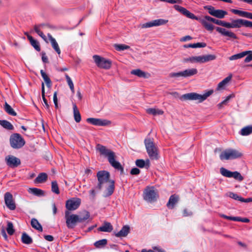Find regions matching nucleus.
Here are the masks:
<instances>
[{
    "label": "nucleus",
    "mask_w": 252,
    "mask_h": 252,
    "mask_svg": "<svg viewBox=\"0 0 252 252\" xmlns=\"http://www.w3.org/2000/svg\"><path fill=\"white\" fill-rule=\"evenodd\" d=\"M96 177L98 183L95 187L97 190H101L103 187L106 188L104 192V197H108L112 194L115 189V182L113 180H110L109 173L105 170L99 171L97 173Z\"/></svg>",
    "instance_id": "1"
},
{
    "label": "nucleus",
    "mask_w": 252,
    "mask_h": 252,
    "mask_svg": "<svg viewBox=\"0 0 252 252\" xmlns=\"http://www.w3.org/2000/svg\"><path fill=\"white\" fill-rule=\"evenodd\" d=\"M96 149L99 152L100 155L107 158L112 167L118 170H120L121 173H123L124 168L119 161L116 160V156L113 151L100 144L96 145Z\"/></svg>",
    "instance_id": "2"
},
{
    "label": "nucleus",
    "mask_w": 252,
    "mask_h": 252,
    "mask_svg": "<svg viewBox=\"0 0 252 252\" xmlns=\"http://www.w3.org/2000/svg\"><path fill=\"white\" fill-rule=\"evenodd\" d=\"M147 152L151 159L157 160L158 158V151L157 146L150 138L144 140Z\"/></svg>",
    "instance_id": "3"
},
{
    "label": "nucleus",
    "mask_w": 252,
    "mask_h": 252,
    "mask_svg": "<svg viewBox=\"0 0 252 252\" xmlns=\"http://www.w3.org/2000/svg\"><path fill=\"white\" fill-rule=\"evenodd\" d=\"M214 91L212 90L208 91L204 94L201 95L195 93H190L183 94L181 99L183 100H198V102L200 103L207 99L208 97L211 95Z\"/></svg>",
    "instance_id": "4"
},
{
    "label": "nucleus",
    "mask_w": 252,
    "mask_h": 252,
    "mask_svg": "<svg viewBox=\"0 0 252 252\" xmlns=\"http://www.w3.org/2000/svg\"><path fill=\"white\" fill-rule=\"evenodd\" d=\"M242 156V153L239 151L235 149H229L221 152L220 154V158L222 160H230L240 158Z\"/></svg>",
    "instance_id": "5"
},
{
    "label": "nucleus",
    "mask_w": 252,
    "mask_h": 252,
    "mask_svg": "<svg viewBox=\"0 0 252 252\" xmlns=\"http://www.w3.org/2000/svg\"><path fill=\"white\" fill-rule=\"evenodd\" d=\"M216 59V56L214 55H205L199 56H193L184 59V62H190L191 63H202L211 61H213Z\"/></svg>",
    "instance_id": "6"
},
{
    "label": "nucleus",
    "mask_w": 252,
    "mask_h": 252,
    "mask_svg": "<svg viewBox=\"0 0 252 252\" xmlns=\"http://www.w3.org/2000/svg\"><path fill=\"white\" fill-rule=\"evenodd\" d=\"M198 72L197 69L195 68H188L183 71L178 72H172L169 74V76L171 78H179V77H189L196 75Z\"/></svg>",
    "instance_id": "7"
},
{
    "label": "nucleus",
    "mask_w": 252,
    "mask_h": 252,
    "mask_svg": "<svg viewBox=\"0 0 252 252\" xmlns=\"http://www.w3.org/2000/svg\"><path fill=\"white\" fill-rule=\"evenodd\" d=\"M10 146L14 149H20L25 144L24 139L20 134L14 133L10 137Z\"/></svg>",
    "instance_id": "8"
},
{
    "label": "nucleus",
    "mask_w": 252,
    "mask_h": 252,
    "mask_svg": "<svg viewBox=\"0 0 252 252\" xmlns=\"http://www.w3.org/2000/svg\"><path fill=\"white\" fill-rule=\"evenodd\" d=\"M93 58L97 67L105 69L110 68L112 65V62L110 60L98 55H94Z\"/></svg>",
    "instance_id": "9"
},
{
    "label": "nucleus",
    "mask_w": 252,
    "mask_h": 252,
    "mask_svg": "<svg viewBox=\"0 0 252 252\" xmlns=\"http://www.w3.org/2000/svg\"><path fill=\"white\" fill-rule=\"evenodd\" d=\"M65 219L67 227L69 229L73 228L79 222L78 215L76 214H70L68 211H65Z\"/></svg>",
    "instance_id": "10"
},
{
    "label": "nucleus",
    "mask_w": 252,
    "mask_h": 252,
    "mask_svg": "<svg viewBox=\"0 0 252 252\" xmlns=\"http://www.w3.org/2000/svg\"><path fill=\"white\" fill-rule=\"evenodd\" d=\"M158 192L153 187L147 188L144 192V199L149 202H154L158 198Z\"/></svg>",
    "instance_id": "11"
},
{
    "label": "nucleus",
    "mask_w": 252,
    "mask_h": 252,
    "mask_svg": "<svg viewBox=\"0 0 252 252\" xmlns=\"http://www.w3.org/2000/svg\"><path fill=\"white\" fill-rule=\"evenodd\" d=\"M220 173L224 177L233 178L239 182L243 181L244 179L243 177L239 172L237 171L231 172L224 167L220 168Z\"/></svg>",
    "instance_id": "12"
},
{
    "label": "nucleus",
    "mask_w": 252,
    "mask_h": 252,
    "mask_svg": "<svg viewBox=\"0 0 252 252\" xmlns=\"http://www.w3.org/2000/svg\"><path fill=\"white\" fill-rule=\"evenodd\" d=\"M204 8L208 10V13L218 18H223L225 15L227 14V11L221 9H215V8L211 6L208 5L204 7Z\"/></svg>",
    "instance_id": "13"
},
{
    "label": "nucleus",
    "mask_w": 252,
    "mask_h": 252,
    "mask_svg": "<svg viewBox=\"0 0 252 252\" xmlns=\"http://www.w3.org/2000/svg\"><path fill=\"white\" fill-rule=\"evenodd\" d=\"M4 199L6 207L9 210H14L16 209V204L13 199V195L11 193L6 192L4 194Z\"/></svg>",
    "instance_id": "14"
},
{
    "label": "nucleus",
    "mask_w": 252,
    "mask_h": 252,
    "mask_svg": "<svg viewBox=\"0 0 252 252\" xmlns=\"http://www.w3.org/2000/svg\"><path fill=\"white\" fill-rule=\"evenodd\" d=\"M81 200L79 198H72L66 202L65 207L67 211H72L77 209L80 206Z\"/></svg>",
    "instance_id": "15"
},
{
    "label": "nucleus",
    "mask_w": 252,
    "mask_h": 252,
    "mask_svg": "<svg viewBox=\"0 0 252 252\" xmlns=\"http://www.w3.org/2000/svg\"><path fill=\"white\" fill-rule=\"evenodd\" d=\"M44 27L50 28L51 27L49 25H46L44 24H40L38 25H35L33 26V29L34 32L38 34V35L40 36L43 40L46 43H49L48 39H47L46 35L43 33V32L41 31V29H43Z\"/></svg>",
    "instance_id": "16"
},
{
    "label": "nucleus",
    "mask_w": 252,
    "mask_h": 252,
    "mask_svg": "<svg viewBox=\"0 0 252 252\" xmlns=\"http://www.w3.org/2000/svg\"><path fill=\"white\" fill-rule=\"evenodd\" d=\"M174 8L177 11H179L189 18L191 19L198 20V18L196 17L193 13L190 12L188 10L182 6H181L179 5H174Z\"/></svg>",
    "instance_id": "17"
},
{
    "label": "nucleus",
    "mask_w": 252,
    "mask_h": 252,
    "mask_svg": "<svg viewBox=\"0 0 252 252\" xmlns=\"http://www.w3.org/2000/svg\"><path fill=\"white\" fill-rule=\"evenodd\" d=\"M87 122L94 126H104L110 124V122L106 120H102L97 118H89L87 119Z\"/></svg>",
    "instance_id": "18"
},
{
    "label": "nucleus",
    "mask_w": 252,
    "mask_h": 252,
    "mask_svg": "<svg viewBox=\"0 0 252 252\" xmlns=\"http://www.w3.org/2000/svg\"><path fill=\"white\" fill-rule=\"evenodd\" d=\"M5 161L7 165L11 167H17L21 164L20 159L13 156L6 157L5 158Z\"/></svg>",
    "instance_id": "19"
},
{
    "label": "nucleus",
    "mask_w": 252,
    "mask_h": 252,
    "mask_svg": "<svg viewBox=\"0 0 252 252\" xmlns=\"http://www.w3.org/2000/svg\"><path fill=\"white\" fill-rule=\"evenodd\" d=\"M216 29L217 32L223 35L226 36L233 39H237L236 35L232 32L227 31L225 29L220 27H217Z\"/></svg>",
    "instance_id": "20"
},
{
    "label": "nucleus",
    "mask_w": 252,
    "mask_h": 252,
    "mask_svg": "<svg viewBox=\"0 0 252 252\" xmlns=\"http://www.w3.org/2000/svg\"><path fill=\"white\" fill-rule=\"evenodd\" d=\"M47 36L49 38V40L50 41L51 44L52 48L58 53V54L60 55L61 54V51L58 45V43L56 41V39L50 33L47 34Z\"/></svg>",
    "instance_id": "21"
},
{
    "label": "nucleus",
    "mask_w": 252,
    "mask_h": 252,
    "mask_svg": "<svg viewBox=\"0 0 252 252\" xmlns=\"http://www.w3.org/2000/svg\"><path fill=\"white\" fill-rule=\"evenodd\" d=\"M179 196L176 194H173L170 196L168 202L167 203V207L170 209L174 208L175 205L178 202Z\"/></svg>",
    "instance_id": "22"
},
{
    "label": "nucleus",
    "mask_w": 252,
    "mask_h": 252,
    "mask_svg": "<svg viewBox=\"0 0 252 252\" xmlns=\"http://www.w3.org/2000/svg\"><path fill=\"white\" fill-rule=\"evenodd\" d=\"M247 20L239 19L232 21V28H239L242 26L247 27Z\"/></svg>",
    "instance_id": "23"
},
{
    "label": "nucleus",
    "mask_w": 252,
    "mask_h": 252,
    "mask_svg": "<svg viewBox=\"0 0 252 252\" xmlns=\"http://www.w3.org/2000/svg\"><path fill=\"white\" fill-rule=\"evenodd\" d=\"M131 74L135 75L139 77H142L144 78H148L150 76V74L149 73H146L140 69L131 70Z\"/></svg>",
    "instance_id": "24"
},
{
    "label": "nucleus",
    "mask_w": 252,
    "mask_h": 252,
    "mask_svg": "<svg viewBox=\"0 0 252 252\" xmlns=\"http://www.w3.org/2000/svg\"><path fill=\"white\" fill-rule=\"evenodd\" d=\"M78 215L79 222H83L90 217V213L86 210L81 212Z\"/></svg>",
    "instance_id": "25"
},
{
    "label": "nucleus",
    "mask_w": 252,
    "mask_h": 252,
    "mask_svg": "<svg viewBox=\"0 0 252 252\" xmlns=\"http://www.w3.org/2000/svg\"><path fill=\"white\" fill-rule=\"evenodd\" d=\"M200 22L207 30L212 32L214 30V26L210 23L211 22L210 21L206 19V16L203 19L200 20Z\"/></svg>",
    "instance_id": "26"
},
{
    "label": "nucleus",
    "mask_w": 252,
    "mask_h": 252,
    "mask_svg": "<svg viewBox=\"0 0 252 252\" xmlns=\"http://www.w3.org/2000/svg\"><path fill=\"white\" fill-rule=\"evenodd\" d=\"M113 226L110 222H104L103 224L98 228V230L102 232H110L113 230Z\"/></svg>",
    "instance_id": "27"
},
{
    "label": "nucleus",
    "mask_w": 252,
    "mask_h": 252,
    "mask_svg": "<svg viewBox=\"0 0 252 252\" xmlns=\"http://www.w3.org/2000/svg\"><path fill=\"white\" fill-rule=\"evenodd\" d=\"M129 229L128 226L125 225L119 232L115 234V236L117 237H126L129 232Z\"/></svg>",
    "instance_id": "28"
},
{
    "label": "nucleus",
    "mask_w": 252,
    "mask_h": 252,
    "mask_svg": "<svg viewBox=\"0 0 252 252\" xmlns=\"http://www.w3.org/2000/svg\"><path fill=\"white\" fill-rule=\"evenodd\" d=\"M231 78L232 75H230L220 82L218 85L217 90L219 91L223 89L226 85L231 80Z\"/></svg>",
    "instance_id": "29"
},
{
    "label": "nucleus",
    "mask_w": 252,
    "mask_h": 252,
    "mask_svg": "<svg viewBox=\"0 0 252 252\" xmlns=\"http://www.w3.org/2000/svg\"><path fill=\"white\" fill-rule=\"evenodd\" d=\"M48 176L45 173H41L38 174L35 179L34 182L35 183H42L46 182L47 180Z\"/></svg>",
    "instance_id": "30"
},
{
    "label": "nucleus",
    "mask_w": 252,
    "mask_h": 252,
    "mask_svg": "<svg viewBox=\"0 0 252 252\" xmlns=\"http://www.w3.org/2000/svg\"><path fill=\"white\" fill-rule=\"evenodd\" d=\"M240 133L242 136H247L252 133V125L247 126L243 127Z\"/></svg>",
    "instance_id": "31"
},
{
    "label": "nucleus",
    "mask_w": 252,
    "mask_h": 252,
    "mask_svg": "<svg viewBox=\"0 0 252 252\" xmlns=\"http://www.w3.org/2000/svg\"><path fill=\"white\" fill-rule=\"evenodd\" d=\"M73 109L74 120L76 121V122L79 123L80 122L81 120V117L80 112L78 110L77 106L75 103L73 104Z\"/></svg>",
    "instance_id": "32"
},
{
    "label": "nucleus",
    "mask_w": 252,
    "mask_h": 252,
    "mask_svg": "<svg viewBox=\"0 0 252 252\" xmlns=\"http://www.w3.org/2000/svg\"><path fill=\"white\" fill-rule=\"evenodd\" d=\"M28 191L29 193L38 196H43L44 194L43 190L37 188H29Z\"/></svg>",
    "instance_id": "33"
},
{
    "label": "nucleus",
    "mask_w": 252,
    "mask_h": 252,
    "mask_svg": "<svg viewBox=\"0 0 252 252\" xmlns=\"http://www.w3.org/2000/svg\"><path fill=\"white\" fill-rule=\"evenodd\" d=\"M31 225L32 226L38 230L40 232H42V227L41 226V225L39 223V222H38V221L36 219H34V218H33L31 220Z\"/></svg>",
    "instance_id": "34"
},
{
    "label": "nucleus",
    "mask_w": 252,
    "mask_h": 252,
    "mask_svg": "<svg viewBox=\"0 0 252 252\" xmlns=\"http://www.w3.org/2000/svg\"><path fill=\"white\" fill-rule=\"evenodd\" d=\"M29 40L32 46L37 51H40L41 49L38 41L32 37H29Z\"/></svg>",
    "instance_id": "35"
},
{
    "label": "nucleus",
    "mask_w": 252,
    "mask_h": 252,
    "mask_svg": "<svg viewBox=\"0 0 252 252\" xmlns=\"http://www.w3.org/2000/svg\"><path fill=\"white\" fill-rule=\"evenodd\" d=\"M40 73L42 77L43 78L45 83L46 84L48 88H50L51 87L52 82L50 78L43 70H40Z\"/></svg>",
    "instance_id": "36"
},
{
    "label": "nucleus",
    "mask_w": 252,
    "mask_h": 252,
    "mask_svg": "<svg viewBox=\"0 0 252 252\" xmlns=\"http://www.w3.org/2000/svg\"><path fill=\"white\" fill-rule=\"evenodd\" d=\"M0 125L8 130H13L14 129L13 125L10 122L6 120H0Z\"/></svg>",
    "instance_id": "37"
},
{
    "label": "nucleus",
    "mask_w": 252,
    "mask_h": 252,
    "mask_svg": "<svg viewBox=\"0 0 252 252\" xmlns=\"http://www.w3.org/2000/svg\"><path fill=\"white\" fill-rule=\"evenodd\" d=\"M146 112L150 114L153 115L154 116L157 115H162L163 114V111L161 110H159L156 108H149L146 110Z\"/></svg>",
    "instance_id": "38"
},
{
    "label": "nucleus",
    "mask_w": 252,
    "mask_h": 252,
    "mask_svg": "<svg viewBox=\"0 0 252 252\" xmlns=\"http://www.w3.org/2000/svg\"><path fill=\"white\" fill-rule=\"evenodd\" d=\"M21 239L22 242L26 244H30L32 242V238L25 232L22 234Z\"/></svg>",
    "instance_id": "39"
},
{
    "label": "nucleus",
    "mask_w": 252,
    "mask_h": 252,
    "mask_svg": "<svg viewBox=\"0 0 252 252\" xmlns=\"http://www.w3.org/2000/svg\"><path fill=\"white\" fill-rule=\"evenodd\" d=\"M247 52H242L241 53L233 55L229 58V60L233 61L242 58L247 55Z\"/></svg>",
    "instance_id": "40"
},
{
    "label": "nucleus",
    "mask_w": 252,
    "mask_h": 252,
    "mask_svg": "<svg viewBox=\"0 0 252 252\" xmlns=\"http://www.w3.org/2000/svg\"><path fill=\"white\" fill-rule=\"evenodd\" d=\"M4 109L5 111L9 115L12 116H16L17 114L13 108L7 103H5Z\"/></svg>",
    "instance_id": "41"
},
{
    "label": "nucleus",
    "mask_w": 252,
    "mask_h": 252,
    "mask_svg": "<svg viewBox=\"0 0 252 252\" xmlns=\"http://www.w3.org/2000/svg\"><path fill=\"white\" fill-rule=\"evenodd\" d=\"M107 243V240L105 239H103L95 242L94 245L96 248H101L104 247Z\"/></svg>",
    "instance_id": "42"
},
{
    "label": "nucleus",
    "mask_w": 252,
    "mask_h": 252,
    "mask_svg": "<svg viewBox=\"0 0 252 252\" xmlns=\"http://www.w3.org/2000/svg\"><path fill=\"white\" fill-rule=\"evenodd\" d=\"M41 94H42V97L44 102V103L46 107V109L49 110V105L47 102V100L45 98V89H44V83H42V88H41Z\"/></svg>",
    "instance_id": "43"
},
{
    "label": "nucleus",
    "mask_w": 252,
    "mask_h": 252,
    "mask_svg": "<svg viewBox=\"0 0 252 252\" xmlns=\"http://www.w3.org/2000/svg\"><path fill=\"white\" fill-rule=\"evenodd\" d=\"M6 229L7 233L10 235H12L15 232L13 224L10 221H7V225Z\"/></svg>",
    "instance_id": "44"
},
{
    "label": "nucleus",
    "mask_w": 252,
    "mask_h": 252,
    "mask_svg": "<svg viewBox=\"0 0 252 252\" xmlns=\"http://www.w3.org/2000/svg\"><path fill=\"white\" fill-rule=\"evenodd\" d=\"M51 190L54 193L59 194L60 190L57 182L56 181H52L51 183Z\"/></svg>",
    "instance_id": "45"
},
{
    "label": "nucleus",
    "mask_w": 252,
    "mask_h": 252,
    "mask_svg": "<svg viewBox=\"0 0 252 252\" xmlns=\"http://www.w3.org/2000/svg\"><path fill=\"white\" fill-rule=\"evenodd\" d=\"M65 78L66 79V81H67V84L71 91V92L72 94H74L75 91H74L73 83L72 81L71 80V78H70V77L67 74H65Z\"/></svg>",
    "instance_id": "46"
},
{
    "label": "nucleus",
    "mask_w": 252,
    "mask_h": 252,
    "mask_svg": "<svg viewBox=\"0 0 252 252\" xmlns=\"http://www.w3.org/2000/svg\"><path fill=\"white\" fill-rule=\"evenodd\" d=\"M168 22V20L159 19L154 20L155 26H159L166 24Z\"/></svg>",
    "instance_id": "47"
},
{
    "label": "nucleus",
    "mask_w": 252,
    "mask_h": 252,
    "mask_svg": "<svg viewBox=\"0 0 252 252\" xmlns=\"http://www.w3.org/2000/svg\"><path fill=\"white\" fill-rule=\"evenodd\" d=\"M115 49L118 51H122L126 49H128L130 47L125 44H115Z\"/></svg>",
    "instance_id": "48"
},
{
    "label": "nucleus",
    "mask_w": 252,
    "mask_h": 252,
    "mask_svg": "<svg viewBox=\"0 0 252 252\" xmlns=\"http://www.w3.org/2000/svg\"><path fill=\"white\" fill-rule=\"evenodd\" d=\"M228 196L236 200H238L242 202V198L241 196H239L237 194L230 192L228 193Z\"/></svg>",
    "instance_id": "49"
},
{
    "label": "nucleus",
    "mask_w": 252,
    "mask_h": 252,
    "mask_svg": "<svg viewBox=\"0 0 252 252\" xmlns=\"http://www.w3.org/2000/svg\"><path fill=\"white\" fill-rule=\"evenodd\" d=\"M206 18L208 21H210V22H213L218 25L220 26L221 24L222 21H221V20L215 19V18L210 17L209 16H206Z\"/></svg>",
    "instance_id": "50"
},
{
    "label": "nucleus",
    "mask_w": 252,
    "mask_h": 252,
    "mask_svg": "<svg viewBox=\"0 0 252 252\" xmlns=\"http://www.w3.org/2000/svg\"><path fill=\"white\" fill-rule=\"evenodd\" d=\"M244 52H247L248 54L246 58L245 59V63H249L252 61V51H245Z\"/></svg>",
    "instance_id": "51"
},
{
    "label": "nucleus",
    "mask_w": 252,
    "mask_h": 252,
    "mask_svg": "<svg viewBox=\"0 0 252 252\" xmlns=\"http://www.w3.org/2000/svg\"><path fill=\"white\" fill-rule=\"evenodd\" d=\"M154 26H155V24L154 22V20L152 21L148 22V23L143 24L140 25V27L143 29L149 28H151V27H154Z\"/></svg>",
    "instance_id": "52"
},
{
    "label": "nucleus",
    "mask_w": 252,
    "mask_h": 252,
    "mask_svg": "<svg viewBox=\"0 0 252 252\" xmlns=\"http://www.w3.org/2000/svg\"><path fill=\"white\" fill-rule=\"evenodd\" d=\"M135 164L138 167L143 168L145 165V162L143 159H137Z\"/></svg>",
    "instance_id": "53"
},
{
    "label": "nucleus",
    "mask_w": 252,
    "mask_h": 252,
    "mask_svg": "<svg viewBox=\"0 0 252 252\" xmlns=\"http://www.w3.org/2000/svg\"><path fill=\"white\" fill-rule=\"evenodd\" d=\"M206 46V44L204 42L202 43H193L192 44V46L193 48H201V47H205Z\"/></svg>",
    "instance_id": "54"
},
{
    "label": "nucleus",
    "mask_w": 252,
    "mask_h": 252,
    "mask_svg": "<svg viewBox=\"0 0 252 252\" xmlns=\"http://www.w3.org/2000/svg\"><path fill=\"white\" fill-rule=\"evenodd\" d=\"M183 214L184 217H189L191 216L192 215V213L191 211L187 209H185L183 210Z\"/></svg>",
    "instance_id": "55"
},
{
    "label": "nucleus",
    "mask_w": 252,
    "mask_h": 252,
    "mask_svg": "<svg viewBox=\"0 0 252 252\" xmlns=\"http://www.w3.org/2000/svg\"><path fill=\"white\" fill-rule=\"evenodd\" d=\"M231 11L233 13H234L235 14L239 15V16H240L241 17H243L244 11L239 10H237V9H231Z\"/></svg>",
    "instance_id": "56"
},
{
    "label": "nucleus",
    "mask_w": 252,
    "mask_h": 252,
    "mask_svg": "<svg viewBox=\"0 0 252 252\" xmlns=\"http://www.w3.org/2000/svg\"><path fill=\"white\" fill-rule=\"evenodd\" d=\"M220 26L227 28H232V22L230 23L222 21L221 24Z\"/></svg>",
    "instance_id": "57"
},
{
    "label": "nucleus",
    "mask_w": 252,
    "mask_h": 252,
    "mask_svg": "<svg viewBox=\"0 0 252 252\" xmlns=\"http://www.w3.org/2000/svg\"><path fill=\"white\" fill-rule=\"evenodd\" d=\"M235 221H241L243 222H249L250 221L249 219L247 218H241L240 217H235Z\"/></svg>",
    "instance_id": "58"
},
{
    "label": "nucleus",
    "mask_w": 252,
    "mask_h": 252,
    "mask_svg": "<svg viewBox=\"0 0 252 252\" xmlns=\"http://www.w3.org/2000/svg\"><path fill=\"white\" fill-rule=\"evenodd\" d=\"M220 216L221 218H224L227 220L235 221V217H236L227 216L224 214H220Z\"/></svg>",
    "instance_id": "59"
},
{
    "label": "nucleus",
    "mask_w": 252,
    "mask_h": 252,
    "mask_svg": "<svg viewBox=\"0 0 252 252\" xmlns=\"http://www.w3.org/2000/svg\"><path fill=\"white\" fill-rule=\"evenodd\" d=\"M140 173V170L137 168H133L130 171L131 175H138Z\"/></svg>",
    "instance_id": "60"
},
{
    "label": "nucleus",
    "mask_w": 252,
    "mask_h": 252,
    "mask_svg": "<svg viewBox=\"0 0 252 252\" xmlns=\"http://www.w3.org/2000/svg\"><path fill=\"white\" fill-rule=\"evenodd\" d=\"M0 231H1V234L3 236V237H4V238L5 239V240H7V234L6 233V232H5V227H4V226H2L1 227Z\"/></svg>",
    "instance_id": "61"
},
{
    "label": "nucleus",
    "mask_w": 252,
    "mask_h": 252,
    "mask_svg": "<svg viewBox=\"0 0 252 252\" xmlns=\"http://www.w3.org/2000/svg\"><path fill=\"white\" fill-rule=\"evenodd\" d=\"M252 15V13L244 11L243 17L251 19Z\"/></svg>",
    "instance_id": "62"
},
{
    "label": "nucleus",
    "mask_w": 252,
    "mask_h": 252,
    "mask_svg": "<svg viewBox=\"0 0 252 252\" xmlns=\"http://www.w3.org/2000/svg\"><path fill=\"white\" fill-rule=\"evenodd\" d=\"M42 61L44 63H48V59L45 52H42Z\"/></svg>",
    "instance_id": "63"
},
{
    "label": "nucleus",
    "mask_w": 252,
    "mask_h": 252,
    "mask_svg": "<svg viewBox=\"0 0 252 252\" xmlns=\"http://www.w3.org/2000/svg\"><path fill=\"white\" fill-rule=\"evenodd\" d=\"M192 39V37L189 35H186L184 37H183L180 39V41L185 42L187 40H190Z\"/></svg>",
    "instance_id": "64"
}]
</instances>
